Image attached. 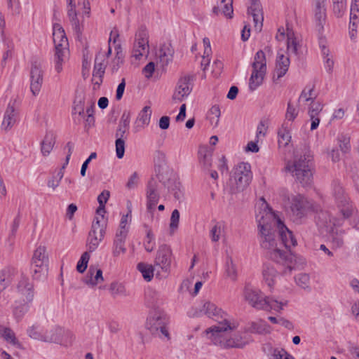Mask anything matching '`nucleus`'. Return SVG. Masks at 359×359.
Wrapping results in <instances>:
<instances>
[{
  "label": "nucleus",
  "mask_w": 359,
  "mask_h": 359,
  "mask_svg": "<svg viewBox=\"0 0 359 359\" xmlns=\"http://www.w3.org/2000/svg\"><path fill=\"white\" fill-rule=\"evenodd\" d=\"M291 129L292 127L288 122H283L278 131L279 145L284 147L288 145L291 140Z\"/></svg>",
  "instance_id": "c9c22d12"
},
{
  "label": "nucleus",
  "mask_w": 359,
  "mask_h": 359,
  "mask_svg": "<svg viewBox=\"0 0 359 359\" xmlns=\"http://www.w3.org/2000/svg\"><path fill=\"white\" fill-rule=\"evenodd\" d=\"M266 306L264 308H262V310L265 311H270V310H274L276 311H280L283 309V306H286L287 304V302L286 300L285 301H278L277 299L266 297L265 299Z\"/></svg>",
  "instance_id": "58836bf2"
},
{
  "label": "nucleus",
  "mask_w": 359,
  "mask_h": 359,
  "mask_svg": "<svg viewBox=\"0 0 359 359\" xmlns=\"http://www.w3.org/2000/svg\"><path fill=\"white\" fill-rule=\"evenodd\" d=\"M27 332L30 338L42 341L44 331L40 324L32 325L27 328Z\"/></svg>",
  "instance_id": "c03bdc74"
},
{
  "label": "nucleus",
  "mask_w": 359,
  "mask_h": 359,
  "mask_svg": "<svg viewBox=\"0 0 359 359\" xmlns=\"http://www.w3.org/2000/svg\"><path fill=\"white\" fill-rule=\"evenodd\" d=\"M172 258V252L169 245L163 244L158 247L154 260V266L157 269V276L165 278L168 276Z\"/></svg>",
  "instance_id": "0eeeda50"
},
{
  "label": "nucleus",
  "mask_w": 359,
  "mask_h": 359,
  "mask_svg": "<svg viewBox=\"0 0 359 359\" xmlns=\"http://www.w3.org/2000/svg\"><path fill=\"white\" fill-rule=\"evenodd\" d=\"M53 38L55 51L58 50H69L68 39L66 36L65 30L59 24H56L53 27Z\"/></svg>",
  "instance_id": "412c9836"
},
{
  "label": "nucleus",
  "mask_w": 359,
  "mask_h": 359,
  "mask_svg": "<svg viewBox=\"0 0 359 359\" xmlns=\"http://www.w3.org/2000/svg\"><path fill=\"white\" fill-rule=\"evenodd\" d=\"M43 82V72L40 65L34 63L30 70V90L33 95L39 94Z\"/></svg>",
  "instance_id": "a211bd4d"
},
{
  "label": "nucleus",
  "mask_w": 359,
  "mask_h": 359,
  "mask_svg": "<svg viewBox=\"0 0 359 359\" xmlns=\"http://www.w3.org/2000/svg\"><path fill=\"white\" fill-rule=\"evenodd\" d=\"M289 200L290 210L298 219L306 217L312 209L311 203L301 194L292 195Z\"/></svg>",
  "instance_id": "f8f14e48"
},
{
  "label": "nucleus",
  "mask_w": 359,
  "mask_h": 359,
  "mask_svg": "<svg viewBox=\"0 0 359 359\" xmlns=\"http://www.w3.org/2000/svg\"><path fill=\"white\" fill-rule=\"evenodd\" d=\"M67 15H68L69 21L72 25L74 30L77 34H81V30L79 20L77 18L76 6L68 7L67 8Z\"/></svg>",
  "instance_id": "a18cd8bd"
},
{
  "label": "nucleus",
  "mask_w": 359,
  "mask_h": 359,
  "mask_svg": "<svg viewBox=\"0 0 359 359\" xmlns=\"http://www.w3.org/2000/svg\"><path fill=\"white\" fill-rule=\"evenodd\" d=\"M74 114H78L81 117H83L85 114L84 108V95L83 93L76 92V97L74 102Z\"/></svg>",
  "instance_id": "a19ab883"
},
{
  "label": "nucleus",
  "mask_w": 359,
  "mask_h": 359,
  "mask_svg": "<svg viewBox=\"0 0 359 359\" xmlns=\"http://www.w3.org/2000/svg\"><path fill=\"white\" fill-rule=\"evenodd\" d=\"M270 121L269 118H262L257 127L256 137L257 141H262L266 137Z\"/></svg>",
  "instance_id": "79ce46f5"
},
{
  "label": "nucleus",
  "mask_w": 359,
  "mask_h": 359,
  "mask_svg": "<svg viewBox=\"0 0 359 359\" xmlns=\"http://www.w3.org/2000/svg\"><path fill=\"white\" fill-rule=\"evenodd\" d=\"M295 282L298 286L303 289L309 287L310 277L306 273H299L294 278Z\"/></svg>",
  "instance_id": "4d7b16f0"
},
{
  "label": "nucleus",
  "mask_w": 359,
  "mask_h": 359,
  "mask_svg": "<svg viewBox=\"0 0 359 359\" xmlns=\"http://www.w3.org/2000/svg\"><path fill=\"white\" fill-rule=\"evenodd\" d=\"M2 337L8 343L16 344L18 340L15 338L14 332L9 328H4L2 331Z\"/></svg>",
  "instance_id": "bf43d9fd"
},
{
  "label": "nucleus",
  "mask_w": 359,
  "mask_h": 359,
  "mask_svg": "<svg viewBox=\"0 0 359 359\" xmlns=\"http://www.w3.org/2000/svg\"><path fill=\"white\" fill-rule=\"evenodd\" d=\"M180 214L178 210L175 209L172 212L170 222V234L173 235L179 226Z\"/></svg>",
  "instance_id": "5fc2aeb1"
},
{
  "label": "nucleus",
  "mask_w": 359,
  "mask_h": 359,
  "mask_svg": "<svg viewBox=\"0 0 359 359\" xmlns=\"http://www.w3.org/2000/svg\"><path fill=\"white\" fill-rule=\"evenodd\" d=\"M224 224L221 222L216 223L210 231L212 242H217L224 233Z\"/></svg>",
  "instance_id": "09e8293b"
},
{
  "label": "nucleus",
  "mask_w": 359,
  "mask_h": 359,
  "mask_svg": "<svg viewBox=\"0 0 359 359\" xmlns=\"http://www.w3.org/2000/svg\"><path fill=\"white\" fill-rule=\"evenodd\" d=\"M55 143V135L51 131L46 132L41 142V152L43 156H48L53 150Z\"/></svg>",
  "instance_id": "e433bc0d"
},
{
  "label": "nucleus",
  "mask_w": 359,
  "mask_h": 359,
  "mask_svg": "<svg viewBox=\"0 0 359 359\" xmlns=\"http://www.w3.org/2000/svg\"><path fill=\"white\" fill-rule=\"evenodd\" d=\"M127 236H123L121 233L116 234L112 246V255L114 257H119L126 252V240Z\"/></svg>",
  "instance_id": "7c9ffc66"
},
{
  "label": "nucleus",
  "mask_w": 359,
  "mask_h": 359,
  "mask_svg": "<svg viewBox=\"0 0 359 359\" xmlns=\"http://www.w3.org/2000/svg\"><path fill=\"white\" fill-rule=\"evenodd\" d=\"M272 355L273 359H294V358L283 348L274 349Z\"/></svg>",
  "instance_id": "680f3d73"
},
{
  "label": "nucleus",
  "mask_w": 359,
  "mask_h": 359,
  "mask_svg": "<svg viewBox=\"0 0 359 359\" xmlns=\"http://www.w3.org/2000/svg\"><path fill=\"white\" fill-rule=\"evenodd\" d=\"M160 198L159 185L157 180L151 179L147 184V209L152 211L155 209Z\"/></svg>",
  "instance_id": "aec40b11"
},
{
  "label": "nucleus",
  "mask_w": 359,
  "mask_h": 359,
  "mask_svg": "<svg viewBox=\"0 0 359 359\" xmlns=\"http://www.w3.org/2000/svg\"><path fill=\"white\" fill-rule=\"evenodd\" d=\"M212 12L217 15L222 14L226 18L231 19L233 14V0H221L217 6L213 7Z\"/></svg>",
  "instance_id": "c756f323"
},
{
  "label": "nucleus",
  "mask_w": 359,
  "mask_h": 359,
  "mask_svg": "<svg viewBox=\"0 0 359 359\" xmlns=\"http://www.w3.org/2000/svg\"><path fill=\"white\" fill-rule=\"evenodd\" d=\"M210 114L212 116L210 119L212 123L215 121V125H217L221 115L220 109L218 105H214L210 110Z\"/></svg>",
  "instance_id": "338daca9"
},
{
  "label": "nucleus",
  "mask_w": 359,
  "mask_h": 359,
  "mask_svg": "<svg viewBox=\"0 0 359 359\" xmlns=\"http://www.w3.org/2000/svg\"><path fill=\"white\" fill-rule=\"evenodd\" d=\"M128 215L129 213L122 216L118 229L116 231V234H119L121 233L123 236H128V228L127 227V224H128Z\"/></svg>",
  "instance_id": "13d9d810"
},
{
  "label": "nucleus",
  "mask_w": 359,
  "mask_h": 359,
  "mask_svg": "<svg viewBox=\"0 0 359 359\" xmlns=\"http://www.w3.org/2000/svg\"><path fill=\"white\" fill-rule=\"evenodd\" d=\"M271 327L264 320H258L248 323L246 331L259 334H266L271 332Z\"/></svg>",
  "instance_id": "2f4dec72"
},
{
  "label": "nucleus",
  "mask_w": 359,
  "mask_h": 359,
  "mask_svg": "<svg viewBox=\"0 0 359 359\" xmlns=\"http://www.w3.org/2000/svg\"><path fill=\"white\" fill-rule=\"evenodd\" d=\"M104 281L102 271L94 266H90L83 282L90 287H95Z\"/></svg>",
  "instance_id": "393cba45"
},
{
  "label": "nucleus",
  "mask_w": 359,
  "mask_h": 359,
  "mask_svg": "<svg viewBox=\"0 0 359 359\" xmlns=\"http://www.w3.org/2000/svg\"><path fill=\"white\" fill-rule=\"evenodd\" d=\"M238 323L227 319L219 322L205 330L208 337L215 344L224 348H243L246 342L238 333L233 335L230 332L236 330Z\"/></svg>",
  "instance_id": "f03ea898"
},
{
  "label": "nucleus",
  "mask_w": 359,
  "mask_h": 359,
  "mask_svg": "<svg viewBox=\"0 0 359 359\" xmlns=\"http://www.w3.org/2000/svg\"><path fill=\"white\" fill-rule=\"evenodd\" d=\"M149 51V34L145 28H140L135 34L132 57L139 60L147 57Z\"/></svg>",
  "instance_id": "9b49d317"
},
{
  "label": "nucleus",
  "mask_w": 359,
  "mask_h": 359,
  "mask_svg": "<svg viewBox=\"0 0 359 359\" xmlns=\"http://www.w3.org/2000/svg\"><path fill=\"white\" fill-rule=\"evenodd\" d=\"M320 219L325 222V226L328 229L333 246L336 248L343 247L348 237V233L342 229L344 224H336L338 217L322 213Z\"/></svg>",
  "instance_id": "423d86ee"
},
{
  "label": "nucleus",
  "mask_w": 359,
  "mask_h": 359,
  "mask_svg": "<svg viewBox=\"0 0 359 359\" xmlns=\"http://www.w3.org/2000/svg\"><path fill=\"white\" fill-rule=\"evenodd\" d=\"M317 95L315 92L314 87L313 86H308L304 88L302 90L299 97V103H307L311 102L315 100Z\"/></svg>",
  "instance_id": "ea45409f"
},
{
  "label": "nucleus",
  "mask_w": 359,
  "mask_h": 359,
  "mask_svg": "<svg viewBox=\"0 0 359 359\" xmlns=\"http://www.w3.org/2000/svg\"><path fill=\"white\" fill-rule=\"evenodd\" d=\"M104 224H101L98 218H96V220L93 222L87 240V247L89 252H93L97 248L100 243L104 238Z\"/></svg>",
  "instance_id": "4468645a"
},
{
  "label": "nucleus",
  "mask_w": 359,
  "mask_h": 359,
  "mask_svg": "<svg viewBox=\"0 0 359 359\" xmlns=\"http://www.w3.org/2000/svg\"><path fill=\"white\" fill-rule=\"evenodd\" d=\"M90 257L89 252H85L81 255V257L76 265V270L78 272L82 273L86 271Z\"/></svg>",
  "instance_id": "6e6d98bb"
},
{
  "label": "nucleus",
  "mask_w": 359,
  "mask_h": 359,
  "mask_svg": "<svg viewBox=\"0 0 359 359\" xmlns=\"http://www.w3.org/2000/svg\"><path fill=\"white\" fill-rule=\"evenodd\" d=\"M139 182V175L135 172L129 177L128 182L126 183V187L128 189H133L137 187Z\"/></svg>",
  "instance_id": "774afa93"
},
{
  "label": "nucleus",
  "mask_w": 359,
  "mask_h": 359,
  "mask_svg": "<svg viewBox=\"0 0 359 359\" xmlns=\"http://www.w3.org/2000/svg\"><path fill=\"white\" fill-rule=\"evenodd\" d=\"M225 273L227 278L233 281L237 278V269L231 256L227 255L225 264Z\"/></svg>",
  "instance_id": "37998d69"
},
{
  "label": "nucleus",
  "mask_w": 359,
  "mask_h": 359,
  "mask_svg": "<svg viewBox=\"0 0 359 359\" xmlns=\"http://www.w3.org/2000/svg\"><path fill=\"white\" fill-rule=\"evenodd\" d=\"M256 220L258 224V240L262 249L271 259L283 266L280 274L290 276L299 264L305 261L290 251L281 248L276 227V215L262 198L257 205Z\"/></svg>",
  "instance_id": "f257e3e1"
},
{
  "label": "nucleus",
  "mask_w": 359,
  "mask_h": 359,
  "mask_svg": "<svg viewBox=\"0 0 359 359\" xmlns=\"http://www.w3.org/2000/svg\"><path fill=\"white\" fill-rule=\"evenodd\" d=\"M245 300L253 308L262 310L266 305V296L259 290L246 287L244 290Z\"/></svg>",
  "instance_id": "f3484780"
},
{
  "label": "nucleus",
  "mask_w": 359,
  "mask_h": 359,
  "mask_svg": "<svg viewBox=\"0 0 359 359\" xmlns=\"http://www.w3.org/2000/svg\"><path fill=\"white\" fill-rule=\"evenodd\" d=\"M31 267L36 278L46 273L48 267V254L46 246L39 245L34 251Z\"/></svg>",
  "instance_id": "1a4fd4ad"
},
{
  "label": "nucleus",
  "mask_w": 359,
  "mask_h": 359,
  "mask_svg": "<svg viewBox=\"0 0 359 359\" xmlns=\"http://www.w3.org/2000/svg\"><path fill=\"white\" fill-rule=\"evenodd\" d=\"M299 113L297 107H294L291 104L290 102L287 103V107L285 113V119L284 122H288L290 126H292V122L296 118Z\"/></svg>",
  "instance_id": "864d4df0"
},
{
  "label": "nucleus",
  "mask_w": 359,
  "mask_h": 359,
  "mask_svg": "<svg viewBox=\"0 0 359 359\" xmlns=\"http://www.w3.org/2000/svg\"><path fill=\"white\" fill-rule=\"evenodd\" d=\"M205 314L210 318L219 322L226 319V314L214 303L209 300L204 299L201 302V305L196 309V315L201 316Z\"/></svg>",
  "instance_id": "ddd939ff"
},
{
  "label": "nucleus",
  "mask_w": 359,
  "mask_h": 359,
  "mask_svg": "<svg viewBox=\"0 0 359 359\" xmlns=\"http://www.w3.org/2000/svg\"><path fill=\"white\" fill-rule=\"evenodd\" d=\"M252 175L250 165L248 163H241L232 170L228 182V187L231 194L243 191L248 187Z\"/></svg>",
  "instance_id": "20e7f679"
},
{
  "label": "nucleus",
  "mask_w": 359,
  "mask_h": 359,
  "mask_svg": "<svg viewBox=\"0 0 359 359\" xmlns=\"http://www.w3.org/2000/svg\"><path fill=\"white\" fill-rule=\"evenodd\" d=\"M111 54V48L109 46L108 50L106 53L100 52L95 57L94 73H100L101 74H104L106 67L105 60Z\"/></svg>",
  "instance_id": "f704fd0d"
},
{
  "label": "nucleus",
  "mask_w": 359,
  "mask_h": 359,
  "mask_svg": "<svg viewBox=\"0 0 359 359\" xmlns=\"http://www.w3.org/2000/svg\"><path fill=\"white\" fill-rule=\"evenodd\" d=\"M266 73V60L265 53L259 50L255 55L252 63V72L249 80V88L255 90L263 83Z\"/></svg>",
  "instance_id": "6e6552de"
},
{
  "label": "nucleus",
  "mask_w": 359,
  "mask_h": 359,
  "mask_svg": "<svg viewBox=\"0 0 359 359\" xmlns=\"http://www.w3.org/2000/svg\"><path fill=\"white\" fill-rule=\"evenodd\" d=\"M352 209L353 210L347 216L344 215L337 214L338 217L337 220V224H344L346 220L348 221L349 225L354 229L359 230V213L357 208L352 205Z\"/></svg>",
  "instance_id": "c85d7f7f"
},
{
  "label": "nucleus",
  "mask_w": 359,
  "mask_h": 359,
  "mask_svg": "<svg viewBox=\"0 0 359 359\" xmlns=\"http://www.w3.org/2000/svg\"><path fill=\"white\" fill-rule=\"evenodd\" d=\"M248 12L253 17L255 29L260 31L262 27L264 18L259 0H251V6L248 9Z\"/></svg>",
  "instance_id": "a878e982"
},
{
  "label": "nucleus",
  "mask_w": 359,
  "mask_h": 359,
  "mask_svg": "<svg viewBox=\"0 0 359 359\" xmlns=\"http://www.w3.org/2000/svg\"><path fill=\"white\" fill-rule=\"evenodd\" d=\"M125 152V142L123 139L116 138V153L118 158H123Z\"/></svg>",
  "instance_id": "0e129e2a"
},
{
  "label": "nucleus",
  "mask_w": 359,
  "mask_h": 359,
  "mask_svg": "<svg viewBox=\"0 0 359 359\" xmlns=\"http://www.w3.org/2000/svg\"><path fill=\"white\" fill-rule=\"evenodd\" d=\"M109 292L111 294L116 297L118 296H127L128 292L125 285L123 283L113 282L109 285Z\"/></svg>",
  "instance_id": "de8ad7c7"
},
{
  "label": "nucleus",
  "mask_w": 359,
  "mask_h": 359,
  "mask_svg": "<svg viewBox=\"0 0 359 359\" xmlns=\"http://www.w3.org/2000/svg\"><path fill=\"white\" fill-rule=\"evenodd\" d=\"M290 63V59L287 56L278 53L276 58L273 78L275 79V77L277 76V79H278L283 77L287 73Z\"/></svg>",
  "instance_id": "cd10ccee"
},
{
  "label": "nucleus",
  "mask_w": 359,
  "mask_h": 359,
  "mask_svg": "<svg viewBox=\"0 0 359 359\" xmlns=\"http://www.w3.org/2000/svg\"><path fill=\"white\" fill-rule=\"evenodd\" d=\"M146 300L149 306L154 307L157 304L161 303L162 298L158 292L149 290L146 294Z\"/></svg>",
  "instance_id": "8fccbe9b"
},
{
  "label": "nucleus",
  "mask_w": 359,
  "mask_h": 359,
  "mask_svg": "<svg viewBox=\"0 0 359 359\" xmlns=\"http://www.w3.org/2000/svg\"><path fill=\"white\" fill-rule=\"evenodd\" d=\"M286 32L287 50L289 53L297 55L302 46L300 36L291 29L287 28Z\"/></svg>",
  "instance_id": "b1692460"
},
{
  "label": "nucleus",
  "mask_w": 359,
  "mask_h": 359,
  "mask_svg": "<svg viewBox=\"0 0 359 359\" xmlns=\"http://www.w3.org/2000/svg\"><path fill=\"white\" fill-rule=\"evenodd\" d=\"M198 154L201 163L205 168H209L211 166L212 153L207 147H203L200 148Z\"/></svg>",
  "instance_id": "603ef678"
},
{
  "label": "nucleus",
  "mask_w": 359,
  "mask_h": 359,
  "mask_svg": "<svg viewBox=\"0 0 359 359\" xmlns=\"http://www.w3.org/2000/svg\"><path fill=\"white\" fill-rule=\"evenodd\" d=\"M155 171L158 180L164 184H166L172 175V171L164 166H158L155 168Z\"/></svg>",
  "instance_id": "3c124183"
},
{
  "label": "nucleus",
  "mask_w": 359,
  "mask_h": 359,
  "mask_svg": "<svg viewBox=\"0 0 359 359\" xmlns=\"http://www.w3.org/2000/svg\"><path fill=\"white\" fill-rule=\"evenodd\" d=\"M69 55V50H56L54 57V70L57 74H60L63 70V67L67 62Z\"/></svg>",
  "instance_id": "473e14b6"
},
{
  "label": "nucleus",
  "mask_w": 359,
  "mask_h": 359,
  "mask_svg": "<svg viewBox=\"0 0 359 359\" xmlns=\"http://www.w3.org/2000/svg\"><path fill=\"white\" fill-rule=\"evenodd\" d=\"M359 14V0H353L351 5L350 20H358Z\"/></svg>",
  "instance_id": "69168bd1"
},
{
  "label": "nucleus",
  "mask_w": 359,
  "mask_h": 359,
  "mask_svg": "<svg viewBox=\"0 0 359 359\" xmlns=\"http://www.w3.org/2000/svg\"><path fill=\"white\" fill-rule=\"evenodd\" d=\"M151 109L150 107L145 106L139 113L133 127V133H136L147 127L150 122Z\"/></svg>",
  "instance_id": "4be33fe9"
},
{
  "label": "nucleus",
  "mask_w": 359,
  "mask_h": 359,
  "mask_svg": "<svg viewBox=\"0 0 359 359\" xmlns=\"http://www.w3.org/2000/svg\"><path fill=\"white\" fill-rule=\"evenodd\" d=\"M154 267L151 264L145 263H140L137 265V269L142 273L144 279L147 281H150L154 276Z\"/></svg>",
  "instance_id": "49530a36"
},
{
  "label": "nucleus",
  "mask_w": 359,
  "mask_h": 359,
  "mask_svg": "<svg viewBox=\"0 0 359 359\" xmlns=\"http://www.w3.org/2000/svg\"><path fill=\"white\" fill-rule=\"evenodd\" d=\"M325 2L326 0H314V18L319 29L323 27L326 18Z\"/></svg>",
  "instance_id": "bb28decb"
},
{
  "label": "nucleus",
  "mask_w": 359,
  "mask_h": 359,
  "mask_svg": "<svg viewBox=\"0 0 359 359\" xmlns=\"http://www.w3.org/2000/svg\"><path fill=\"white\" fill-rule=\"evenodd\" d=\"M74 339L73 333L69 330L63 329V333L62 336V340L60 341V344L68 346L72 343Z\"/></svg>",
  "instance_id": "e2e57ef3"
},
{
  "label": "nucleus",
  "mask_w": 359,
  "mask_h": 359,
  "mask_svg": "<svg viewBox=\"0 0 359 359\" xmlns=\"http://www.w3.org/2000/svg\"><path fill=\"white\" fill-rule=\"evenodd\" d=\"M15 121L16 113L15 109L12 106H8L4 114L2 127L4 130H8L14 126Z\"/></svg>",
  "instance_id": "4c0bfd02"
},
{
  "label": "nucleus",
  "mask_w": 359,
  "mask_h": 359,
  "mask_svg": "<svg viewBox=\"0 0 359 359\" xmlns=\"http://www.w3.org/2000/svg\"><path fill=\"white\" fill-rule=\"evenodd\" d=\"M262 274L264 283L269 287H273L279 276V273L273 264L270 263H266L263 265Z\"/></svg>",
  "instance_id": "5701e85b"
},
{
  "label": "nucleus",
  "mask_w": 359,
  "mask_h": 359,
  "mask_svg": "<svg viewBox=\"0 0 359 359\" xmlns=\"http://www.w3.org/2000/svg\"><path fill=\"white\" fill-rule=\"evenodd\" d=\"M276 227L278 237L281 243V248H283V246L285 248H290L297 245V240L294 237L292 232L286 227L277 216Z\"/></svg>",
  "instance_id": "dca6fc26"
},
{
  "label": "nucleus",
  "mask_w": 359,
  "mask_h": 359,
  "mask_svg": "<svg viewBox=\"0 0 359 359\" xmlns=\"http://www.w3.org/2000/svg\"><path fill=\"white\" fill-rule=\"evenodd\" d=\"M310 107L309 109V114L318 116L323 109V105L318 101L313 100L310 102Z\"/></svg>",
  "instance_id": "052dcab7"
},
{
  "label": "nucleus",
  "mask_w": 359,
  "mask_h": 359,
  "mask_svg": "<svg viewBox=\"0 0 359 359\" xmlns=\"http://www.w3.org/2000/svg\"><path fill=\"white\" fill-rule=\"evenodd\" d=\"M285 171L290 173L294 180L302 187H309L313 182L312 156L304 154L299 158L290 161L285 167Z\"/></svg>",
  "instance_id": "7ed1b4c3"
},
{
  "label": "nucleus",
  "mask_w": 359,
  "mask_h": 359,
  "mask_svg": "<svg viewBox=\"0 0 359 359\" xmlns=\"http://www.w3.org/2000/svg\"><path fill=\"white\" fill-rule=\"evenodd\" d=\"M17 294L19 301L28 303L32 301L34 297L33 285L27 278H22L18 284Z\"/></svg>",
  "instance_id": "6ab92c4d"
},
{
  "label": "nucleus",
  "mask_w": 359,
  "mask_h": 359,
  "mask_svg": "<svg viewBox=\"0 0 359 359\" xmlns=\"http://www.w3.org/2000/svg\"><path fill=\"white\" fill-rule=\"evenodd\" d=\"M63 328L55 327L43 332L42 341L48 343H59L62 340Z\"/></svg>",
  "instance_id": "72a5a7b5"
},
{
  "label": "nucleus",
  "mask_w": 359,
  "mask_h": 359,
  "mask_svg": "<svg viewBox=\"0 0 359 359\" xmlns=\"http://www.w3.org/2000/svg\"><path fill=\"white\" fill-rule=\"evenodd\" d=\"M147 328L153 336L163 341H168L171 339L168 318L161 311H154L149 313L147 321Z\"/></svg>",
  "instance_id": "39448f33"
},
{
  "label": "nucleus",
  "mask_w": 359,
  "mask_h": 359,
  "mask_svg": "<svg viewBox=\"0 0 359 359\" xmlns=\"http://www.w3.org/2000/svg\"><path fill=\"white\" fill-rule=\"evenodd\" d=\"M332 195L338 210V214L347 216L353 210L344 187L338 182H334L332 187Z\"/></svg>",
  "instance_id": "9d476101"
},
{
  "label": "nucleus",
  "mask_w": 359,
  "mask_h": 359,
  "mask_svg": "<svg viewBox=\"0 0 359 359\" xmlns=\"http://www.w3.org/2000/svg\"><path fill=\"white\" fill-rule=\"evenodd\" d=\"M192 76L184 75L180 78L175 92L172 95V100L175 102H182L191 92Z\"/></svg>",
  "instance_id": "2eb2a0df"
}]
</instances>
